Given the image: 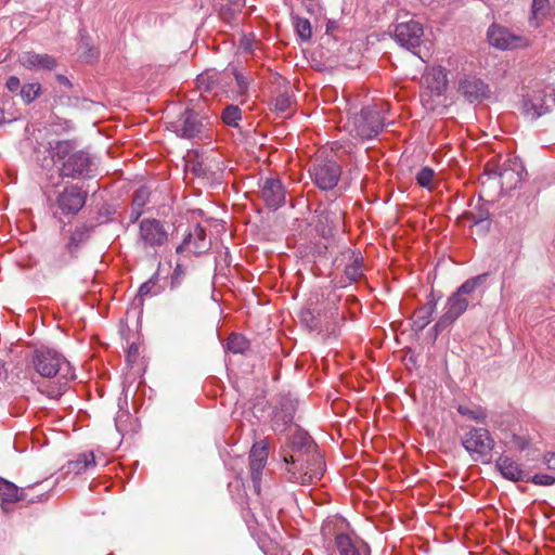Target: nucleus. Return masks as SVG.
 Masks as SVG:
<instances>
[{"mask_svg":"<svg viewBox=\"0 0 555 555\" xmlns=\"http://www.w3.org/2000/svg\"><path fill=\"white\" fill-rule=\"evenodd\" d=\"M424 90L422 102L427 108L434 109L440 104V98L448 88L447 72L442 66H433L423 76Z\"/></svg>","mask_w":555,"mask_h":555,"instance_id":"nucleus-5","label":"nucleus"},{"mask_svg":"<svg viewBox=\"0 0 555 555\" xmlns=\"http://www.w3.org/2000/svg\"><path fill=\"white\" fill-rule=\"evenodd\" d=\"M74 145L72 141H55L49 143L51 157L54 162H59L69 156Z\"/></svg>","mask_w":555,"mask_h":555,"instance_id":"nucleus-30","label":"nucleus"},{"mask_svg":"<svg viewBox=\"0 0 555 555\" xmlns=\"http://www.w3.org/2000/svg\"><path fill=\"white\" fill-rule=\"evenodd\" d=\"M548 0H532L530 24L533 27L540 26L541 22L548 14Z\"/></svg>","mask_w":555,"mask_h":555,"instance_id":"nucleus-29","label":"nucleus"},{"mask_svg":"<svg viewBox=\"0 0 555 555\" xmlns=\"http://www.w3.org/2000/svg\"><path fill=\"white\" fill-rule=\"evenodd\" d=\"M261 197L266 205L276 209L285 202V190L280 179L268 178L261 186Z\"/></svg>","mask_w":555,"mask_h":555,"instance_id":"nucleus-18","label":"nucleus"},{"mask_svg":"<svg viewBox=\"0 0 555 555\" xmlns=\"http://www.w3.org/2000/svg\"><path fill=\"white\" fill-rule=\"evenodd\" d=\"M5 87L11 92H16L17 90H21L22 86L20 78L16 76H10L7 79Z\"/></svg>","mask_w":555,"mask_h":555,"instance_id":"nucleus-44","label":"nucleus"},{"mask_svg":"<svg viewBox=\"0 0 555 555\" xmlns=\"http://www.w3.org/2000/svg\"><path fill=\"white\" fill-rule=\"evenodd\" d=\"M168 242V232L160 220L144 218L139 223L138 245L143 249L156 250Z\"/></svg>","mask_w":555,"mask_h":555,"instance_id":"nucleus-7","label":"nucleus"},{"mask_svg":"<svg viewBox=\"0 0 555 555\" xmlns=\"http://www.w3.org/2000/svg\"><path fill=\"white\" fill-rule=\"evenodd\" d=\"M20 63L28 69L41 68L52 70L56 67V60L49 54H40L33 51L24 52L20 56Z\"/></svg>","mask_w":555,"mask_h":555,"instance_id":"nucleus-21","label":"nucleus"},{"mask_svg":"<svg viewBox=\"0 0 555 555\" xmlns=\"http://www.w3.org/2000/svg\"><path fill=\"white\" fill-rule=\"evenodd\" d=\"M395 40L408 50L420 47L424 36V28L420 22L410 20L398 23L393 30Z\"/></svg>","mask_w":555,"mask_h":555,"instance_id":"nucleus-12","label":"nucleus"},{"mask_svg":"<svg viewBox=\"0 0 555 555\" xmlns=\"http://www.w3.org/2000/svg\"><path fill=\"white\" fill-rule=\"evenodd\" d=\"M242 119V111L237 105H227L221 113V120L230 127H237Z\"/></svg>","mask_w":555,"mask_h":555,"instance_id":"nucleus-34","label":"nucleus"},{"mask_svg":"<svg viewBox=\"0 0 555 555\" xmlns=\"http://www.w3.org/2000/svg\"><path fill=\"white\" fill-rule=\"evenodd\" d=\"M309 175L319 189L327 191L337 185L341 176V168L333 160H317L309 168Z\"/></svg>","mask_w":555,"mask_h":555,"instance_id":"nucleus-11","label":"nucleus"},{"mask_svg":"<svg viewBox=\"0 0 555 555\" xmlns=\"http://www.w3.org/2000/svg\"><path fill=\"white\" fill-rule=\"evenodd\" d=\"M555 106V98L551 88L533 89L524 94L521 113L530 119L535 120L550 113Z\"/></svg>","mask_w":555,"mask_h":555,"instance_id":"nucleus-6","label":"nucleus"},{"mask_svg":"<svg viewBox=\"0 0 555 555\" xmlns=\"http://www.w3.org/2000/svg\"><path fill=\"white\" fill-rule=\"evenodd\" d=\"M544 463L548 469L555 470V453H546L544 455Z\"/></svg>","mask_w":555,"mask_h":555,"instance_id":"nucleus-46","label":"nucleus"},{"mask_svg":"<svg viewBox=\"0 0 555 555\" xmlns=\"http://www.w3.org/2000/svg\"><path fill=\"white\" fill-rule=\"evenodd\" d=\"M42 483L43 482L40 481V482H36L34 486L18 488L14 483H12L3 478H0V496L3 501H7V502H17V501H24V500H27L29 502H36L35 498L29 495V493L27 491L35 487L42 486ZM47 493H48L47 490L44 492L40 493L37 496V501L38 502L46 501L48 498Z\"/></svg>","mask_w":555,"mask_h":555,"instance_id":"nucleus-17","label":"nucleus"},{"mask_svg":"<svg viewBox=\"0 0 555 555\" xmlns=\"http://www.w3.org/2000/svg\"><path fill=\"white\" fill-rule=\"evenodd\" d=\"M4 121V112L0 108V125H2Z\"/></svg>","mask_w":555,"mask_h":555,"instance_id":"nucleus-48","label":"nucleus"},{"mask_svg":"<svg viewBox=\"0 0 555 555\" xmlns=\"http://www.w3.org/2000/svg\"><path fill=\"white\" fill-rule=\"evenodd\" d=\"M220 74L216 72L211 74L209 72H206L197 77V83L205 91H212L217 87V80Z\"/></svg>","mask_w":555,"mask_h":555,"instance_id":"nucleus-39","label":"nucleus"},{"mask_svg":"<svg viewBox=\"0 0 555 555\" xmlns=\"http://www.w3.org/2000/svg\"><path fill=\"white\" fill-rule=\"evenodd\" d=\"M435 177L436 173L434 169L430 167H424L416 173V182L420 186L425 188L427 190H433L435 188Z\"/></svg>","mask_w":555,"mask_h":555,"instance_id":"nucleus-37","label":"nucleus"},{"mask_svg":"<svg viewBox=\"0 0 555 555\" xmlns=\"http://www.w3.org/2000/svg\"><path fill=\"white\" fill-rule=\"evenodd\" d=\"M468 308L467 297L453 293L447 300L444 312L435 324L437 332H441L456 321Z\"/></svg>","mask_w":555,"mask_h":555,"instance_id":"nucleus-16","label":"nucleus"},{"mask_svg":"<svg viewBox=\"0 0 555 555\" xmlns=\"http://www.w3.org/2000/svg\"><path fill=\"white\" fill-rule=\"evenodd\" d=\"M530 481L539 486H552L555 483V474H535Z\"/></svg>","mask_w":555,"mask_h":555,"instance_id":"nucleus-41","label":"nucleus"},{"mask_svg":"<svg viewBox=\"0 0 555 555\" xmlns=\"http://www.w3.org/2000/svg\"><path fill=\"white\" fill-rule=\"evenodd\" d=\"M293 107V99L292 96L284 92L280 93L273 102V108L276 113L287 116L291 114Z\"/></svg>","mask_w":555,"mask_h":555,"instance_id":"nucleus-36","label":"nucleus"},{"mask_svg":"<svg viewBox=\"0 0 555 555\" xmlns=\"http://www.w3.org/2000/svg\"><path fill=\"white\" fill-rule=\"evenodd\" d=\"M462 444L475 461L490 459L494 440L486 428H470L463 437Z\"/></svg>","mask_w":555,"mask_h":555,"instance_id":"nucleus-8","label":"nucleus"},{"mask_svg":"<svg viewBox=\"0 0 555 555\" xmlns=\"http://www.w3.org/2000/svg\"><path fill=\"white\" fill-rule=\"evenodd\" d=\"M41 93V85L39 82L25 83L20 90V95L26 104L31 103Z\"/></svg>","mask_w":555,"mask_h":555,"instance_id":"nucleus-38","label":"nucleus"},{"mask_svg":"<svg viewBox=\"0 0 555 555\" xmlns=\"http://www.w3.org/2000/svg\"><path fill=\"white\" fill-rule=\"evenodd\" d=\"M269 455V446L266 440L257 441L249 451V470L255 491L260 493L262 470Z\"/></svg>","mask_w":555,"mask_h":555,"instance_id":"nucleus-13","label":"nucleus"},{"mask_svg":"<svg viewBox=\"0 0 555 555\" xmlns=\"http://www.w3.org/2000/svg\"><path fill=\"white\" fill-rule=\"evenodd\" d=\"M296 31L302 40H309L312 35L311 24L307 18H297Z\"/></svg>","mask_w":555,"mask_h":555,"instance_id":"nucleus-40","label":"nucleus"},{"mask_svg":"<svg viewBox=\"0 0 555 555\" xmlns=\"http://www.w3.org/2000/svg\"><path fill=\"white\" fill-rule=\"evenodd\" d=\"M96 465L95 455L92 451L82 452L75 460L68 461L64 468L66 473L79 475L94 468Z\"/></svg>","mask_w":555,"mask_h":555,"instance_id":"nucleus-24","label":"nucleus"},{"mask_svg":"<svg viewBox=\"0 0 555 555\" xmlns=\"http://www.w3.org/2000/svg\"><path fill=\"white\" fill-rule=\"evenodd\" d=\"M149 199L150 191L146 186H141L134 192L129 216L130 222L134 223L139 220Z\"/></svg>","mask_w":555,"mask_h":555,"instance_id":"nucleus-26","label":"nucleus"},{"mask_svg":"<svg viewBox=\"0 0 555 555\" xmlns=\"http://www.w3.org/2000/svg\"><path fill=\"white\" fill-rule=\"evenodd\" d=\"M234 77L237 86V92L238 94H245L248 90L249 86V78L245 77L242 73L234 70Z\"/></svg>","mask_w":555,"mask_h":555,"instance_id":"nucleus-42","label":"nucleus"},{"mask_svg":"<svg viewBox=\"0 0 555 555\" xmlns=\"http://www.w3.org/2000/svg\"><path fill=\"white\" fill-rule=\"evenodd\" d=\"M486 175L499 180V183L504 190L514 189L520 181V177L512 168L505 165L499 169V171H492L491 163H488L485 168Z\"/></svg>","mask_w":555,"mask_h":555,"instance_id":"nucleus-22","label":"nucleus"},{"mask_svg":"<svg viewBox=\"0 0 555 555\" xmlns=\"http://www.w3.org/2000/svg\"><path fill=\"white\" fill-rule=\"evenodd\" d=\"M292 422V417L288 415H280L275 414L273 418V429L274 430H284L285 426Z\"/></svg>","mask_w":555,"mask_h":555,"instance_id":"nucleus-43","label":"nucleus"},{"mask_svg":"<svg viewBox=\"0 0 555 555\" xmlns=\"http://www.w3.org/2000/svg\"><path fill=\"white\" fill-rule=\"evenodd\" d=\"M435 310L436 301L434 298L429 299L424 306L416 309L412 317L414 327L418 331L424 330L430 323Z\"/></svg>","mask_w":555,"mask_h":555,"instance_id":"nucleus-27","label":"nucleus"},{"mask_svg":"<svg viewBox=\"0 0 555 555\" xmlns=\"http://www.w3.org/2000/svg\"><path fill=\"white\" fill-rule=\"evenodd\" d=\"M90 232L91 228L86 224L77 225L72 232L69 240L65 245V249L69 254L70 259L77 257V251L80 245L89 240Z\"/></svg>","mask_w":555,"mask_h":555,"instance_id":"nucleus-25","label":"nucleus"},{"mask_svg":"<svg viewBox=\"0 0 555 555\" xmlns=\"http://www.w3.org/2000/svg\"><path fill=\"white\" fill-rule=\"evenodd\" d=\"M456 410L459 414H461L462 416L466 417L469 421H474L482 425L487 424L488 412L487 409H485L481 405L468 406L460 404L456 408Z\"/></svg>","mask_w":555,"mask_h":555,"instance_id":"nucleus-28","label":"nucleus"},{"mask_svg":"<svg viewBox=\"0 0 555 555\" xmlns=\"http://www.w3.org/2000/svg\"><path fill=\"white\" fill-rule=\"evenodd\" d=\"M227 348L233 353H243L249 348V341L245 336L232 333L227 340Z\"/></svg>","mask_w":555,"mask_h":555,"instance_id":"nucleus-35","label":"nucleus"},{"mask_svg":"<svg viewBox=\"0 0 555 555\" xmlns=\"http://www.w3.org/2000/svg\"><path fill=\"white\" fill-rule=\"evenodd\" d=\"M137 353H138V347L131 346L129 348L128 357L130 358L131 356H137Z\"/></svg>","mask_w":555,"mask_h":555,"instance_id":"nucleus-47","label":"nucleus"},{"mask_svg":"<svg viewBox=\"0 0 555 555\" xmlns=\"http://www.w3.org/2000/svg\"><path fill=\"white\" fill-rule=\"evenodd\" d=\"M335 544L340 555H370L366 543L346 533L336 534Z\"/></svg>","mask_w":555,"mask_h":555,"instance_id":"nucleus-20","label":"nucleus"},{"mask_svg":"<svg viewBox=\"0 0 555 555\" xmlns=\"http://www.w3.org/2000/svg\"><path fill=\"white\" fill-rule=\"evenodd\" d=\"M242 47L245 51L253 53L254 52V39L250 37H244L242 39Z\"/></svg>","mask_w":555,"mask_h":555,"instance_id":"nucleus-45","label":"nucleus"},{"mask_svg":"<svg viewBox=\"0 0 555 555\" xmlns=\"http://www.w3.org/2000/svg\"><path fill=\"white\" fill-rule=\"evenodd\" d=\"M91 159L82 151L70 154L63 163L61 176L72 179H86L90 177Z\"/></svg>","mask_w":555,"mask_h":555,"instance_id":"nucleus-15","label":"nucleus"},{"mask_svg":"<svg viewBox=\"0 0 555 555\" xmlns=\"http://www.w3.org/2000/svg\"><path fill=\"white\" fill-rule=\"evenodd\" d=\"M385 104H374L363 107L352 120L351 133L361 139H372L384 128L385 118L383 112Z\"/></svg>","mask_w":555,"mask_h":555,"instance_id":"nucleus-4","label":"nucleus"},{"mask_svg":"<svg viewBox=\"0 0 555 555\" xmlns=\"http://www.w3.org/2000/svg\"><path fill=\"white\" fill-rule=\"evenodd\" d=\"M167 128L177 137L186 140H210L214 134L209 118L190 108L168 121Z\"/></svg>","mask_w":555,"mask_h":555,"instance_id":"nucleus-3","label":"nucleus"},{"mask_svg":"<svg viewBox=\"0 0 555 555\" xmlns=\"http://www.w3.org/2000/svg\"><path fill=\"white\" fill-rule=\"evenodd\" d=\"M33 365L40 376L57 378V387L47 391V395L53 399L61 397L68 382L76 377L70 363L52 349H37L34 352Z\"/></svg>","mask_w":555,"mask_h":555,"instance_id":"nucleus-2","label":"nucleus"},{"mask_svg":"<svg viewBox=\"0 0 555 555\" xmlns=\"http://www.w3.org/2000/svg\"><path fill=\"white\" fill-rule=\"evenodd\" d=\"M345 275L350 282H358L363 276V258L352 255L351 261L345 267Z\"/></svg>","mask_w":555,"mask_h":555,"instance_id":"nucleus-32","label":"nucleus"},{"mask_svg":"<svg viewBox=\"0 0 555 555\" xmlns=\"http://www.w3.org/2000/svg\"><path fill=\"white\" fill-rule=\"evenodd\" d=\"M457 90L470 103L481 102L491 95L489 85L475 75L462 77Z\"/></svg>","mask_w":555,"mask_h":555,"instance_id":"nucleus-14","label":"nucleus"},{"mask_svg":"<svg viewBox=\"0 0 555 555\" xmlns=\"http://www.w3.org/2000/svg\"><path fill=\"white\" fill-rule=\"evenodd\" d=\"M487 273L485 274H479L477 276H474V278H470L468 280H466L457 289L455 293H457L459 295L461 296H468L470 294H473L477 287H479L480 285H482L486 280H487Z\"/></svg>","mask_w":555,"mask_h":555,"instance_id":"nucleus-33","label":"nucleus"},{"mask_svg":"<svg viewBox=\"0 0 555 555\" xmlns=\"http://www.w3.org/2000/svg\"><path fill=\"white\" fill-rule=\"evenodd\" d=\"M88 192L78 185L65 186L56 192L52 207H56L63 215H77L86 204Z\"/></svg>","mask_w":555,"mask_h":555,"instance_id":"nucleus-10","label":"nucleus"},{"mask_svg":"<svg viewBox=\"0 0 555 555\" xmlns=\"http://www.w3.org/2000/svg\"><path fill=\"white\" fill-rule=\"evenodd\" d=\"M487 35L489 43L500 50L525 49L531 44V39L528 36L516 35L508 28L499 25H491Z\"/></svg>","mask_w":555,"mask_h":555,"instance_id":"nucleus-9","label":"nucleus"},{"mask_svg":"<svg viewBox=\"0 0 555 555\" xmlns=\"http://www.w3.org/2000/svg\"><path fill=\"white\" fill-rule=\"evenodd\" d=\"M495 465L504 478L512 481L525 480V472L512 457L501 455Z\"/></svg>","mask_w":555,"mask_h":555,"instance_id":"nucleus-23","label":"nucleus"},{"mask_svg":"<svg viewBox=\"0 0 555 555\" xmlns=\"http://www.w3.org/2000/svg\"><path fill=\"white\" fill-rule=\"evenodd\" d=\"M162 292V286L158 283V274H153L146 282H144L138 291V299L143 302L147 296H156Z\"/></svg>","mask_w":555,"mask_h":555,"instance_id":"nucleus-31","label":"nucleus"},{"mask_svg":"<svg viewBox=\"0 0 555 555\" xmlns=\"http://www.w3.org/2000/svg\"><path fill=\"white\" fill-rule=\"evenodd\" d=\"M210 243L206 240V231L203 227L197 224L183 240L182 244L177 247V253L190 250L196 255L206 251Z\"/></svg>","mask_w":555,"mask_h":555,"instance_id":"nucleus-19","label":"nucleus"},{"mask_svg":"<svg viewBox=\"0 0 555 555\" xmlns=\"http://www.w3.org/2000/svg\"><path fill=\"white\" fill-rule=\"evenodd\" d=\"M291 451L289 455H284L289 481L308 485L322 478L325 472L323 457L306 431L297 430L292 436Z\"/></svg>","mask_w":555,"mask_h":555,"instance_id":"nucleus-1","label":"nucleus"}]
</instances>
